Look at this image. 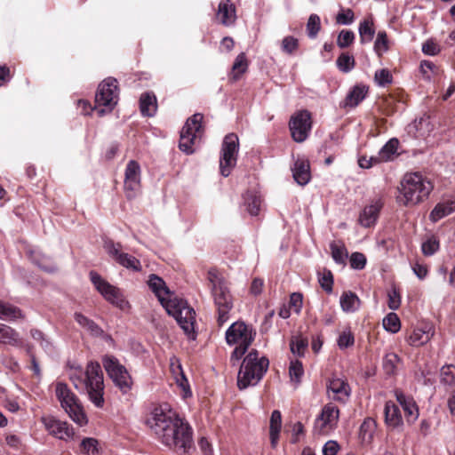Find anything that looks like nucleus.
Masks as SVG:
<instances>
[{
    "label": "nucleus",
    "instance_id": "1",
    "mask_svg": "<svg viewBox=\"0 0 455 455\" xmlns=\"http://www.w3.org/2000/svg\"><path fill=\"white\" fill-rule=\"evenodd\" d=\"M147 423L165 446L182 452L192 447V429L176 412L162 406L156 407Z\"/></svg>",
    "mask_w": 455,
    "mask_h": 455
},
{
    "label": "nucleus",
    "instance_id": "2",
    "mask_svg": "<svg viewBox=\"0 0 455 455\" xmlns=\"http://www.w3.org/2000/svg\"><path fill=\"white\" fill-rule=\"evenodd\" d=\"M69 379L77 390H85L94 406L97 408L104 406V378L98 362L88 363L84 371L81 368L76 369Z\"/></svg>",
    "mask_w": 455,
    "mask_h": 455
},
{
    "label": "nucleus",
    "instance_id": "3",
    "mask_svg": "<svg viewBox=\"0 0 455 455\" xmlns=\"http://www.w3.org/2000/svg\"><path fill=\"white\" fill-rule=\"evenodd\" d=\"M432 189L431 181L422 174L406 173L398 187L397 201L404 206H413L427 199Z\"/></svg>",
    "mask_w": 455,
    "mask_h": 455
},
{
    "label": "nucleus",
    "instance_id": "4",
    "mask_svg": "<svg viewBox=\"0 0 455 455\" xmlns=\"http://www.w3.org/2000/svg\"><path fill=\"white\" fill-rule=\"evenodd\" d=\"M208 280L211 283L212 295L218 310V323H225L229 317V311L233 307V298L228 283L222 274L216 268L208 271Z\"/></svg>",
    "mask_w": 455,
    "mask_h": 455
},
{
    "label": "nucleus",
    "instance_id": "5",
    "mask_svg": "<svg viewBox=\"0 0 455 455\" xmlns=\"http://www.w3.org/2000/svg\"><path fill=\"white\" fill-rule=\"evenodd\" d=\"M269 361L266 357L259 358L257 350L252 349L243 359L237 377L240 389L256 385L268 368Z\"/></svg>",
    "mask_w": 455,
    "mask_h": 455
},
{
    "label": "nucleus",
    "instance_id": "6",
    "mask_svg": "<svg viewBox=\"0 0 455 455\" xmlns=\"http://www.w3.org/2000/svg\"><path fill=\"white\" fill-rule=\"evenodd\" d=\"M54 391L61 408L69 418L80 427L87 425L88 418L84 411V407L79 398L70 387L66 383L59 381L55 384Z\"/></svg>",
    "mask_w": 455,
    "mask_h": 455
},
{
    "label": "nucleus",
    "instance_id": "7",
    "mask_svg": "<svg viewBox=\"0 0 455 455\" xmlns=\"http://www.w3.org/2000/svg\"><path fill=\"white\" fill-rule=\"evenodd\" d=\"M170 315H172L184 332L194 337L196 324V312L188 306L187 301L177 297L169 299L164 307Z\"/></svg>",
    "mask_w": 455,
    "mask_h": 455
},
{
    "label": "nucleus",
    "instance_id": "8",
    "mask_svg": "<svg viewBox=\"0 0 455 455\" xmlns=\"http://www.w3.org/2000/svg\"><path fill=\"white\" fill-rule=\"evenodd\" d=\"M203 118L204 116L200 113L193 115L187 120L181 130L179 147L186 154H192L194 152L193 146L200 140L203 134Z\"/></svg>",
    "mask_w": 455,
    "mask_h": 455
},
{
    "label": "nucleus",
    "instance_id": "9",
    "mask_svg": "<svg viewBox=\"0 0 455 455\" xmlns=\"http://www.w3.org/2000/svg\"><path fill=\"white\" fill-rule=\"evenodd\" d=\"M102 364L109 378L122 393L126 394L132 389V377L126 368L116 357L105 355L102 358Z\"/></svg>",
    "mask_w": 455,
    "mask_h": 455
},
{
    "label": "nucleus",
    "instance_id": "10",
    "mask_svg": "<svg viewBox=\"0 0 455 455\" xmlns=\"http://www.w3.org/2000/svg\"><path fill=\"white\" fill-rule=\"evenodd\" d=\"M117 100V80L108 77L99 84L98 91L95 95V102L99 116H103L106 113L105 109L100 108V107H106L108 108V111H111L116 105Z\"/></svg>",
    "mask_w": 455,
    "mask_h": 455
},
{
    "label": "nucleus",
    "instance_id": "11",
    "mask_svg": "<svg viewBox=\"0 0 455 455\" xmlns=\"http://www.w3.org/2000/svg\"><path fill=\"white\" fill-rule=\"evenodd\" d=\"M238 150L239 140L237 135L235 133L226 135L222 142L220 160V172L224 177H228L235 165Z\"/></svg>",
    "mask_w": 455,
    "mask_h": 455
},
{
    "label": "nucleus",
    "instance_id": "12",
    "mask_svg": "<svg viewBox=\"0 0 455 455\" xmlns=\"http://www.w3.org/2000/svg\"><path fill=\"white\" fill-rule=\"evenodd\" d=\"M90 279L106 300L121 309L127 307L128 301L125 300L120 290L104 280L97 272L91 271Z\"/></svg>",
    "mask_w": 455,
    "mask_h": 455
},
{
    "label": "nucleus",
    "instance_id": "13",
    "mask_svg": "<svg viewBox=\"0 0 455 455\" xmlns=\"http://www.w3.org/2000/svg\"><path fill=\"white\" fill-rule=\"evenodd\" d=\"M312 116L309 111L303 109L291 116L289 128L292 139L299 143L305 141L312 129Z\"/></svg>",
    "mask_w": 455,
    "mask_h": 455
},
{
    "label": "nucleus",
    "instance_id": "14",
    "mask_svg": "<svg viewBox=\"0 0 455 455\" xmlns=\"http://www.w3.org/2000/svg\"><path fill=\"white\" fill-rule=\"evenodd\" d=\"M255 335L256 332L251 326L243 322H235L227 330L226 340L229 345H251Z\"/></svg>",
    "mask_w": 455,
    "mask_h": 455
},
{
    "label": "nucleus",
    "instance_id": "15",
    "mask_svg": "<svg viewBox=\"0 0 455 455\" xmlns=\"http://www.w3.org/2000/svg\"><path fill=\"white\" fill-rule=\"evenodd\" d=\"M339 410L332 403H327L315 422V430L320 435H327L333 430L339 421Z\"/></svg>",
    "mask_w": 455,
    "mask_h": 455
},
{
    "label": "nucleus",
    "instance_id": "16",
    "mask_svg": "<svg viewBox=\"0 0 455 455\" xmlns=\"http://www.w3.org/2000/svg\"><path fill=\"white\" fill-rule=\"evenodd\" d=\"M42 421L50 435L60 440L68 441L74 438L75 431L66 421H61L54 417H44Z\"/></svg>",
    "mask_w": 455,
    "mask_h": 455
},
{
    "label": "nucleus",
    "instance_id": "17",
    "mask_svg": "<svg viewBox=\"0 0 455 455\" xmlns=\"http://www.w3.org/2000/svg\"><path fill=\"white\" fill-rule=\"evenodd\" d=\"M140 188V166L138 162H128L124 173V190L128 198L135 196Z\"/></svg>",
    "mask_w": 455,
    "mask_h": 455
},
{
    "label": "nucleus",
    "instance_id": "18",
    "mask_svg": "<svg viewBox=\"0 0 455 455\" xmlns=\"http://www.w3.org/2000/svg\"><path fill=\"white\" fill-rule=\"evenodd\" d=\"M327 393L329 398L344 403L350 396L351 388L346 379L334 377L327 385Z\"/></svg>",
    "mask_w": 455,
    "mask_h": 455
},
{
    "label": "nucleus",
    "instance_id": "19",
    "mask_svg": "<svg viewBox=\"0 0 455 455\" xmlns=\"http://www.w3.org/2000/svg\"><path fill=\"white\" fill-rule=\"evenodd\" d=\"M148 284L164 307L166 306L169 299H173L174 296L171 293L164 281L159 276L150 275Z\"/></svg>",
    "mask_w": 455,
    "mask_h": 455
},
{
    "label": "nucleus",
    "instance_id": "20",
    "mask_svg": "<svg viewBox=\"0 0 455 455\" xmlns=\"http://www.w3.org/2000/svg\"><path fill=\"white\" fill-rule=\"evenodd\" d=\"M395 397L399 404L402 406L406 420L409 424H413L419 418V408L411 396L405 395L400 391H395Z\"/></svg>",
    "mask_w": 455,
    "mask_h": 455
},
{
    "label": "nucleus",
    "instance_id": "21",
    "mask_svg": "<svg viewBox=\"0 0 455 455\" xmlns=\"http://www.w3.org/2000/svg\"><path fill=\"white\" fill-rule=\"evenodd\" d=\"M382 206L383 204L380 199H376L365 206L359 216L360 224L365 228L373 226L379 218Z\"/></svg>",
    "mask_w": 455,
    "mask_h": 455
},
{
    "label": "nucleus",
    "instance_id": "22",
    "mask_svg": "<svg viewBox=\"0 0 455 455\" xmlns=\"http://www.w3.org/2000/svg\"><path fill=\"white\" fill-rule=\"evenodd\" d=\"M216 17L226 27L233 25L236 20L235 4L230 0H222L219 4Z\"/></svg>",
    "mask_w": 455,
    "mask_h": 455
},
{
    "label": "nucleus",
    "instance_id": "23",
    "mask_svg": "<svg viewBox=\"0 0 455 455\" xmlns=\"http://www.w3.org/2000/svg\"><path fill=\"white\" fill-rule=\"evenodd\" d=\"M294 180L300 186L307 184L311 179L309 162L298 158L291 169Z\"/></svg>",
    "mask_w": 455,
    "mask_h": 455
},
{
    "label": "nucleus",
    "instance_id": "24",
    "mask_svg": "<svg viewBox=\"0 0 455 455\" xmlns=\"http://www.w3.org/2000/svg\"><path fill=\"white\" fill-rule=\"evenodd\" d=\"M140 110L143 116L152 117L157 111V100L154 92H146L140 98Z\"/></svg>",
    "mask_w": 455,
    "mask_h": 455
},
{
    "label": "nucleus",
    "instance_id": "25",
    "mask_svg": "<svg viewBox=\"0 0 455 455\" xmlns=\"http://www.w3.org/2000/svg\"><path fill=\"white\" fill-rule=\"evenodd\" d=\"M434 331L430 326L415 328L408 335L407 341L411 346L419 347L427 343L433 337Z\"/></svg>",
    "mask_w": 455,
    "mask_h": 455
},
{
    "label": "nucleus",
    "instance_id": "26",
    "mask_svg": "<svg viewBox=\"0 0 455 455\" xmlns=\"http://www.w3.org/2000/svg\"><path fill=\"white\" fill-rule=\"evenodd\" d=\"M384 413L385 421L388 427L396 428L403 426V418L400 410L393 402L388 401L386 403Z\"/></svg>",
    "mask_w": 455,
    "mask_h": 455
},
{
    "label": "nucleus",
    "instance_id": "27",
    "mask_svg": "<svg viewBox=\"0 0 455 455\" xmlns=\"http://www.w3.org/2000/svg\"><path fill=\"white\" fill-rule=\"evenodd\" d=\"M454 211L455 201H446L437 204L432 210L429 217L432 221L436 222Z\"/></svg>",
    "mask_w": 455,
    "mask_h": 455
},
{
    "label": "nucleus",
    "instance_id": "28",
    "mask_svg": "<svg viewBox=\"0 0 455 455\" xmlns=\"http://www.w3.org/2000/svg\"><path fill=\"white\" fill-rule=\"evenodd\" d=\"M248 68V60L246 59L245 53L241 52L235 58L233 65L232 70L229 75V79L233 82H235L240 79L241 76L246 72Z\"/></svg>",
    "mask_w": 455,
    "mask_h": 455
},
{
    "label": "nucleus",
    "instance_id": "29",
    "mask_svg": "<svg viewBox=\"0 0 455 455\" xmlns=\"http://www.w3.org/2000/svg\"><path fill=\"white\" fill-rule=\"evenodd\" d=\"M0 343L18 346L20 344V335L11 326L0 323Z\"/></svg>",
    "mask_w": 455,
    "mask_h": 455
},
{
    "label": "nucleus",
    "instance_id": "30",
    "mask_svg": "<svg viewBox=\"0 0 455 455\" xmlns=\"http://www.w3.org/2000/svg\"><path fill=\"white\" fill-rule=\"evenodd\" d=\"M21 318L24 315L19 307L0 300V319L14 321Z\"/></svg>",
    "mask_w": 455,
    "mask_h": 455
},
{
    "label": "nucleus",
    "instance_id": "31",
    "mask_svg": "<svg viewBox=\"0 0 455 455\" xmlns=\"http://www.w3.org/2000/svg\"><path fill=\"white\" fill-rule=\"evenodd\" d=\"M368 88L365 85L355 86L346 97V106L355 107L366 96Z\"/></svg>",
    "mask_w": 455,
    "mask_h": 455
},
{
    "label": "nucleus",
    "instance_id": "32",
    "mask_svg": "<svg viewBox=\"0 0 455 455\" xmlns=\"http://www.w3.org/2000/svg\"><path fill=\"white\" fill-rule=\"evenodd\" d=\"M376 428V422L371 418L363 420L359 429V436L363 443H370Z\"/></svg>",
    "mask_w": 455,
    "mask_h": 455
},
{
    "label": "nucleus",
    "instance_id": "33",
    "mask_svg": "<svg viewBox=\"0 0 455 455\" xmlns=\"http://www.w3.org/2000/svg\"><path fill=\"white\" fill-rule=\"evenodd\" d=\"M360 299L358 297L351 292H344L340 297L341 308L346 312H354L359 307Z\"/></svg>",
    "mask_w": 455,
    "mask_h": 455
},
{
    "label": "nucleus",
    "instance_id": "34",
    "mask_svg": "<svg viewBox=\"0 0 455 455\" xmlns=\"http://www.w3.org/2000/svg\"><path fill=\"white\" fill-rule=\"evenodd\" d=\"M398 144V140L391 139L381 148L378 156L382 163L393 159V156L396 154Z\"/></svg>",
    "mask_w": 455,
    "mask_h": 455
},
{
    "label": "nucleus",
    "instance_id": "35",
    "mask_svg": "<svg viewBox=\"0 0 455 455\" xmlns=\"http://www.w3.org/2000/svg\"><path fill=\"white\" fill-rule=\"evenodd\" d=\"M375 28L373 22L370 20H364L359 25V35L362 44L371 42L373 39Z\"/></svg>",
    "mask_w": 455,
    "mask_h": 455
},
{
    "label": "nucleus",
    "instance_id": "36",
    "mask_svg": "<svg viewBox=\"0 0 455 455\" xmlns=\"http://www.w3.org/2000/svg\"><path fill=\"white\" fill-rule=\"evenodd\" d=\"M400 358L395 353H388L383 358V370L387 375H393L396 372Z\"/></svg>",
    "mask_w": 455,
    "mask_h": 455
},
{
    "label": "nucleus",
    "instance_id": "37",
    "mask_svg": "<svg viewBox=\"0 0 455 455\" xmlns=\"http://www.w3.org/2000/svg\"><path fill=\"white\" fill-rule=\"evenodd\" d=\"M440 381L448 387H455V366L452 364L444 365L440 371Z\"/></svg>",
    "mask_w": 455,
    "mask_h": 455
},
{
    "label": "nucleus",
    "instance_id": "38",
    "mask_svg": "<svg viewBox=\"0 0 455 455\" xmlns=\"http://www.w3.org/2000/svg\"><path fill=\"white\" fill-rule=\"evenodd\" d=\"M99 443L95 438L85 437L80 444V451L84 455H98Z\"/></svg>",
    "mask_w": 455,
    "mask_h": 455
},
{
    "label": "nucleus",
    "instance_id": "39",
    "mask_svg": "<svg viewBox=\"0 0 455 455\" xmlns=\"http://www.w3.org/2000/svg\"><path fill=\"white\" fill-rule=\"evenodd\" d=\"M75 319L80 326L85 328L92 334L98 335L101 332L100 328L91 319L81 313L75 314Z\"/></svg>",
    "mask_w": 455,
    "mask_h": 455
},
{
    "label": "nucleus",
    "instance_id": "40",
    "mask_svg": "<svg viewBox=\"0 0 455 455\" xmlns=\"http://www.w3.org/2000/svg\"><path fill=\"white\" fill-rule=\"evenodd\" d=\"M299 47V39L292 36H284L281 42V49L282 51L289 55H293L297 52Z\"/></svg>",
    "mask_w": 455,
    "mask_h": 455
},
{
    "label": "nucleus",
    "instance_id": "41",
    "mask_svg": "<svg viewBox=\"0 0 455 455\" xmlns=\"http://www.w3.org/2000/svg\"><path fill=\"white\" fill-rule=\"evenodd\" d=\"M336 63L339 69L344 73L352 70L355 65L354 57L347 53H341L337 59Z\"/></svg>",
    "mask_w": 455,
    "mask_h": 455
},
{
    "label": "nucleus",
    "instance_id": "42",
    "mask_svg": "<svg viewBox=\"0 0 455 455\" xmlns=\"http://www.w3.org/2000/svg\"><path fill=\"white\" fill-rule=\"evenodd\" d=\"M383 326L387 331L395 333L401 328L400 319L395 313H389L383 319Z\"/></svg>",
    "mask_w": 455,
    "mask_h": 455
},
{
    "label": "nucleus",
    "instance_id": "43",
    "mask_svg": "<svg viewBox=\"0 0 455 455\" xmlns=\"http://www.w3.org/2000/svg\"><path fill=\"white\" fill-rule=\"evenodd\" d=\"M401 305V294L398 288L393 284L387 291V306L392 310H396Z\"/></svg>",
    "mask_w": 455,
    "mask_h": 455
},
{
    "label": "nucleus",
    "instance_id": "44",
    "mask_svg": "<svg viewBox=\"0 0 455 455\" xmlns=\"http://www.w3.org/2000/svg\"><path fill=\"white\" fill-rule=\"evenodd\" d=\"M388 39L386 31H379L374 43V51L379 56L388 51Z\"/></svg>",
    "mask_w": 455,
    "mask_h": 455
},
{
    "label": "nucleus",
    "instance_id": "45",
    "mask_svg": "<svg viewBox=\"0 0 455 455\" xmlns=\"http://www.w3.org/2000/svg\"><path fill=\"white\" fill-rule=\"evenodd\" d=\"M321 28L320 18L317 14H311L307 23V32L310 38H315Z\"/></svg>",
    "mask_w": 455,
    "mask_h": 455
},
{
    "label": "nucleus",
    "instance_id": "46",
    "mask_svg": "<svg viewBox=\"0 0 455 455\" xmlns=\"http://www.w3.org/2000/svg\"><path fill=\"white\" fill-rule=\"evenodd\" d=\"M319 283L321 287L328 293L332 291L333 275L330 270L323 269L318 273Z\"/></svg>",
    "mask_w": 455,
    "mask_h": 455
},
{
    "label": "nucleus",
    "instance_id": "47",
    "mask_svg": "<svg viewBox=\"0 0 455 455\" xmlns=\"http://www.w3.org/2000/svg\"><path fill=\"white\" fill-rule=\"evenodd\" d=\"M355 40V34L351 30H341L337 38V45L343 49L349 46Z\"/></svg>",
    "mask_w": 455,
    "mask_h": 455
},
{
    "label": "nucleus",
    "instance_id": "48",
    "mask_svg": "<svg viewBox=\"0 0 455 455\" xmlns=\"http://www.w3.org/2000/svg\"><path fill=\"white\" fill-rule=\"evenodd\" d=\"M374 80L379 86H386L393 81L392 75L387 68L379 69L375 72Z\"/></svg>",
    "mask_w": 455,
    "mask_h": 455
},
{
    "label": "nucleus",
    "instance_id": "49",
    "mask_svg": "<svg viewBox=\"0 0 455 455\" xmlns=\"http://www.w3.org/2000/svg\"><path fill=\"white\" fill-rule=\"evenodd\" d=\"M289 373L291 380L299 382L304 373L302 363L298 360L291 361L289 368Z\"/></svg>",
    "mask_w": 455,
    "mask_h": 455
},
{
    "label": "nucleus",
    "instance_id": "50",
    "mask_svg": "<svg viewBox=\"0 0 455 455\" xmlns=\"http://www.w3.org/2000/svg\"><path fill=\"white\" fill-rule=\"evenodd\" d=\"M247 210L252 216H257L260 210L261 199L257 196H249L246 198Z\"/></svg>",
    "mask_w": 455,
    "mask_h": 455
},
{
    "label": "nucleus",
    "instance_id": "51",
    "mask_svg": "<svg viewBox=\"0 0 455 455\" xmlns=\"http://www.w3.org/2000/svg\"><path fill=\"white\" fill-rule=\"evenodd\" d=\"M118 264L121 266L131 268L134 271H140L141 269V265L138 258H116Z\"/></svg>",
    "mask_w": 455,
    "mask_h": 455
},
{
    "label": "nucleus",
    "instance_id": "52",
    "mask_svg": "<svg viewBox=\"0 0 455 455\" xmlns=\"http://www.w3.org/2000/svg\"><path fill=\"white\" fill-rule=\"evenodd\" d=\"M104 249L107 253L111 256H128L127 253L122 252V246L120 243H115L111 240H107L104 242Z\"/></svg>",
    "mask_w": 455,
    "mask_h": 455
},
{
    "label": "nucleus",
    "instance_id": "53",
    "mask_svg": "<svg viewBox=\"0 0 455 455\" xmlns=\"http://www.w3.org/2000/svg\"><path fill=\"white\" fill-rule=\"evenodd\" d=\"M354 335L350 331H343L338 339V346L339 348L344 349L354 345Z\"/></svg>",
    "mask_w": 455,
    "mask_h": 455
},
{
    "label": "nucleus",
    "instance_id": "54",
    "mask_svg": "<svg viewBox=\"0 0 455 455\" xmlns=\"http://www.w3.org/2000/svg\"><path fill=\"white\" fill-rule=\"evenodd\" d=\"M307 346V340L301 338H296L295 339H292L290 344L291 352L293 354H297L298 355H302L304 354Z\"/></svg>",
    "mask_w": 455,
    "mask_h": 455
},
{
    "label": "nucleus",
    "instance_id": "55",
    "mask_svg": "<svg viewBox=\"0 0 455 455\" xmlns=\"http://www.w3.org/2000/svg\"><path fill=\"white\" fill-rule=\"evenodd\" d=\"M422 251L426 256L435 253L439 248V243L435 238H429L422 243Z\"/></svg>",
    "mask_w": 455,
    "mask_h": 455
},
{
    "label": "nucleus",
    "instance_id": "56",
    "mask_svg": "<svg viewBox=\"0 0 455 455\" xmlns=\"http://www.w3.org/2000/svg\"><path fill=\"white\" fill-rule=\"evenodd\" d=\"M355 16L351 9L339 12L336 16V22L342 25H349L354 21Z\"/></svg>",
    "mask_w": 455,
    "mask_h": 455
},
{
    "label": "nucleus",
    "instance_id": "57",
    "mask_svg": "<svg viewBox=\"0 0 455 455\" xmlns=\"http://www.w3.org/2000/svg\"><path fill=\"white\" fill-rule=\"evenodd\" d=\"M382 163L379 156L367 157L365 156H360L358 159V165L363 169H369L374 165Z\"/></svg>",
    "mask_w": 455,
    "mask_h": 455
},
{
    "label": "nucleus",
    "instance_id": "58",
    "mask_svg": "<svg viewBox=\"0 0 455 455\" xmlns=\"http://www.w3.org/2000/svg\"><path fill=\"white\" fill-rule=\"evenodd\" d=\"M331 256H347V249L343 243L333 241L330 243Z\"/></svg>",
    "mask_w": 455,
    "mask_h": 455
},
{
    "label": "nucleus",
    "instance_id": "59",
    "mask_svg": "<svg viewBox=\"0 0 455 455\" xmlns=\"http://www.w3.org/2000/svg\"><path fill=\"white\" fill-rule=\"evenodd\" d=\"M422 52L427 55H436L440 52V48L437 44L435 42L428 40L422 45Z\"/></svg>",
    "mask_w": 455,
    "mask_h": 455
},
{
    "label": "nucleus",
    "instance_id": "60",
    "mask_svg": "<svg viewBox=\"0 0 455 455\" xmlns=\"http://www.w3.org/2000/svg\"><path fill=\"white\" fill-rule=\"evenodd\" d=\"M263 287H264L263 279H261L259 277H255V278H253V280L251 283L250 293L253 296H258L262 292Z\"/></svg>",
    "mask_w": 455,
    "mask_h": 455
},
{
    "label": "nucleus",
    "instance_id": "61",
    "mask_svg": "<svg viewBox=\"0 0 455 455\" xmlns=\"http://www.w3.org/2000/svg\"><path fill=\"white\" fill-rule=\"evenodd\" d=\"M282 416L279 411H274L270 418V430L281 431Z\"/></svg>",
    "mask_w": 455,
    "mask_h": 455
},
{
    "label": "nucleus",
    "instance_id": "62",
    "mask_svg": "<svg viewBox=\"0 0 455 455\" xmlns=\"http://www.w3.org/2000/svg\"><path fill=\"white\" fill-rule=\"evenodd\" d=\"M435 65L429 60H422L420 63V71L423 74L425 79L430 80V75L428 71L435 72Z\"/></svg>",
    "mask_w": 455,
    "mask_h": 455
},
{
    "label": "nucleus",
    "instance_id": "63",
    "mask_svg": "<svg viewBox=\"0 0 455 455\" xmlns=\"http://www.w3.org/2000/svg\"><path fill=\"white\" fill-rule=\"evenodd\" d=\"M290 307H294L296 313H299L302 307V295L299 292H294L290 297Z\"/></svg>",
    "mask_w": 455,
    "mask_h": 455
},
{
    "label": "nucleus",
    "instance_id": "64",
    "mask_svg": "<svg viewBox=\"0 0 455 455\" xmlns=\"http://www.w3.org/2000/svg\"><path fill=\"white\" fill-rule=\"evenodd\" d=\"M338 451L339 444L335 441H328L323 448V455H337Z\"/></svg>",
    "mask_w": 455,
    "mask_h": 455
}]
</instances>
